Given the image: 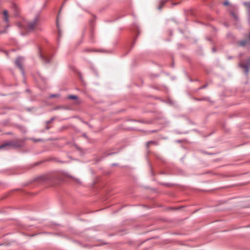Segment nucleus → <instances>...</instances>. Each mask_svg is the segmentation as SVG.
Instances as JSON below:
<instances>
[{
    "instance_id": "obj_2",
    "label": "nucleus",
    "mask_w": 250,
    "mask_h": 250,
    "mask_svg": "<svg viewBox=\"0 0 250 250\" xmlns=\"http://www.w3.org/2000/svg\"><path fill=\"white\" fill-rule=\"evenodd\" d=\"M22 142L21 140L12 141L4 143L0 146V149H2L6 146H10L14 147H20L22 146Z\"/></svg>"
},
{
    "instance_id": "obj_20",
    "label": "nucleus",
    "mask_w": 250,
    "mask_h": 250,
    "mask_svg": "<svg viewBox=\"0 0 250 250\" xmlns=\"http://www.w3.org/2000/svg\"><path fill=\"white\" fill-rule=\"evenodd\" d=\"M206 87V85H204V86H202V87H201L200 88H201V89L204 88H205Z\"/></svg>"
},
{
    "instance_id": "obj_21",
    "label": "nucleus",
    "mask_w": 250,
    "mask_h": 250,
    "mask_svg": "<svg viewBox=\"0 0 250 250\" xmlns=\"http://www.w3.org/2000/svg\"><path fill=\"white\" fill-rule=\"evenodd\" d=\"M155 132V130L150 131V132H151V133H153V132Z\"/></svg>"
},
{
    "instance_id": "obj_11",
    "label": "nucleus",
    "mask_w": 250,
    "mask_h": 250,
    "mask_svg": "<svg viewBox=\"0 0 250 250\" xmlns=\"http://www.w3.org/2000/svg\"><path fill=\"white\" fill-rule=\"evenodd\" d=\"M68 98L69 99L76 100L78 99V97L76 95H70L68 97Z\"/></svg>"
},
{
    "instance_id": "obj_23",
    "label": "nucleus",
    "mask_w": 250,
    "mask_h": 250,
    "mask_svg": "<svg viewBox=\"0 0 250 250\" xmlns=\"http://www.w3.org/2000/svg\"><path fill=\"white\" fill-rule=\"evenodd\" d=\"M212 50H213V51H215V49L214 48H213Z\"/></svg>"
},
{
    "instance_id": "obj_3",
    "label": "nucleus",
    "mask_w": 250,
    "mask_h": 250,
    "mask_svg": "<svg viewBox=\"0 0 250 250\" xmlns=\"http://www.w3.org/2000/svg\"><path fill=\"white\" fill-rule=\"evenodd\" d=\"M39 55L40 56V58L42 60V62L44 63H47L50 62V58L49 56L46 54H43L42 53V50L40 48H39L38 51Z\"/></svg>"
},
{
    "instance_id": "obj_6",
    "label": "nucleus",
    "mask_w": 250,
    "mask_h": 250,
    "mask_svg": "<svg viewBox=\"0 0 250 250\" xmlns=\"http://www.w3.org/2000/svg\"><path fill=\"white\" fill-rule=\"evenodd\" d=\"M11 9L14 11V15L17 16L20 12V8L18 5L15 3H12L11 4Z\"/></svg>"
},
{
    "instance_id": "obj_1",
    "label": "nucleus",
    "mask_w": 250,
    "mask_h": 250,
    "mask_svg": "<svg viewBox=\"0 0 250 250\" xmlns=\"http://www.w3.org/2000/svg\"><path fill=\"white\" fill-rule=\"evenodd\" d=\"M41 25V23L38 16H37L33 21L27 23L22 21L17 23V26L20 29L30 31L40 30Z\"/></svg>"
},
{
    "instance_id": "obj_4",
    "label": "nucleus",
    "mask_w": 250,
    "mask_h": 250,
    "mask_svg": "<svg viewBox=\"0 0 250 250\" xmlns=\"http://www.w3.org/2000/svg\"><path fill=\"white\" fill-rule=\"evenodd\" d=\"M239 65L241 68L244 69L246 74L248 75L249 73V68L250 67V59L247 61L246 63L244 62H241L239 63Z\"/></svg>"
},
{
    "instance_id": "obj_10",
    "label": "nucleus",
    "mask_w": 250,
    "mask_h": 250,
    "mask_svg": "<svg viewBox=\"0 0 250 250\" xmlns=\"http://www.w3.org/2000/svg\"><path fill=\"white\" fill-rule=\"evenodd\" d=\"M250 40H249L248 39L246 40L242 41L240 42V44L242 46H244L246 45V44H250Z\"/></svg>"
},
{
    "instance_id": "obj_15",
    "label": "nucleus",
    "mask_w": 250,
    "mask_h": 250,
    "mask_svg": "<svg viewBox=\"0 0 250 250\" xmlns=\"http://www.w3.org/2000/svg\"><path fill=\"white\" fill-rule=\"evenodd\" d=\"M84 51L85 52H91V50H90L88 48H86L84 50Z\"/></svg>"
},
{
    "instance_id": "obj_22",
    "label": "nucleus",
    "mask_w": 250,
    "mask_h": 250,
    "mask_svg": "<svg viewBox=\"0 0 250 250\" xmlns=\"http://www.w3.org/2000/svg\"><path fill=\"white\" fill-rule=\"evenodd\" d=\"M4 32V31H3V32L0 31V33H3Z\"/></svg>"
},
{
    "instance_id": "obj_12",
    "label": "nucleus",
    "mask_w": 250,
    "mask_h": 250,
    "mask_svg": "<svg viewBox=\"0 0 250 250\" xmlns=\"http://www.w3.org/2000/svg\"><path fill=\"white\" fill-rule=\"evenodd\" d=\"M231 15L233 17V18L235 19L236 20H238V18L237 15L234 12H231Z\"/></svg>"
},
{
    "instance_id": "obj_7",
    "label": "nucleus",
    "mask_w": 250,
    "mask_h": 250,
    "mask_svg": "<svg viewBox=\"0 0 250 250\" xmlns=\"http://www.w3.org/2000/svg\"><path fill=\"white\" fill-rule=\"evenodd\" d=\"M3 14V19L5 21V22L8 23L9 22V15L8 11L6 10H4L2 12Z\"/></svg>"
},
{
    "instance_id": "obj_19",
    "label": "nucleus",
    "mask_w": 250,
    "mask_h": 250,
    "mask_svg": "<svg viewBox=\"0 0 250 250\" xmlns=\"http://www.w3.org/2000/svg\"><path fill=\"white\" fill-rule=\"evenodd\" d=\"M56 96H57V95H51V96H50V97H56Z\"/></svg>"
},
{
    "instance_id": "obj_16",
    "label": "nucleus",
    "mask_w": 250,
    "mask_h": 250,
    "mask_svg": "<svg viewBox=\"0 0 250 250\" xmlns=\"http://www.w3.org/2000/svg\"><path fill=\"white\" fill-rule=\"evenodd\" d=\"M229 2H228V1H225V2H224V5H228V4H229Z\"/></svg>"
},
{
    "instance_id": "obj_17",
    "label": "nucleus",
    "mask_w": 250,
    "mask_h": 250,
    "mask_svg": "<svg viewBox=\"0 0 250 250\" xmlns=\"http://www.w3.org/2000/svg\"><path fill=\"white\" fill-rule=\"evenodd\" d=\"M75 181L77 182L78 183L80 184V181L79 179H76Z\"/></svg>"
},
{
    "instance_id": "obj_5",
    "label": "nucleus",
    "mask_w": 250,
    "mask_h": 250,
    "mask_svg": "<svg viewBox=\"0 0 250 250\" xmlns=\"http://www.w3.org/2000/svg\"><path fill=\"white\" fill-rule=\"evenodd\" d=\"M23 62V58L21 57H19L17 58L15 61V64L19 68L21 71L23 73V69L22 67Z\"/></svg>"
},
{
    "instance_id": "obj_18",
    "label": "nucleus",
    "mask_w": 250,
    "mask_h": 250,
    "mask_svg": "<svg viewBox=\"0 0 250 250\" xmlns=\"http://www.w3.org/2000/svg\"><path fill=\"white\" fill-rule=\"evenodd\" d=\"M46 128L47 129H49V128H50L49 126L47 124H46Z\"/></svg>"
},
{
    "instance_id": "obj_13",
    "label": "nucleus",
    "mask_w": 250,
    "mask_h": 250,
    "mask_svg": "<svg viewBox=\"0 0 250 250\" xmlns=\"http://www.w3.org/2000/svg\"><path fill=\"white\" fill-rule=\"evenodd\" d=\"M244 4L246 5L249 9H250V2H244Z\"/></svg>"
},
{
    "instance_id": "obj_14",
    "label": "nucleus",
    "mask_w": 250,
    "mask_h": 250,
    "mask_svg": "<svg viewBox=\"0 0 250 250\" xmlns=\"http://www.w3.org/2000/svg\"><path fill=\"white\" fill-rule=\"evenodd\" d=\"M54 118H51L50 120L46 121V124L47 125L50 124L54 120Z\"/></svg>"
},
{
    "instance_id": "obj_8",
    "label": "nucleus",
    "mask_w": 250,
    "mask_h": 250,
    "mask_svg": "<svg viewBox=\"0 0 250 250\" xmlns=\"http://www.w3.org/2000/svg\"><path fill=\"white\" fill-rule=\"evenodd\" d=\"M168 1V0H161L159 1V5L158 7V9L159 10H161L163 8L165 4Z\"/></svg>"
},
{
    "instance_id": "obj_9",
    "label": "nucleus",
    "mask_w": 250,
    "mask_h": 250,
    "mask_svg": "<svg viewBox=\"0 0 250 250\" xmlns=\"http://www.w3.org/2000/svg\"><path fill=\"white\" fill-rule=\"evenodd\" d=\"M149 145H154L157 146V145H158V143L157 142L154 141H150L147 142L146 143V147L147 149H148V148H149Z\"/></svg>"
}]
</instances>
